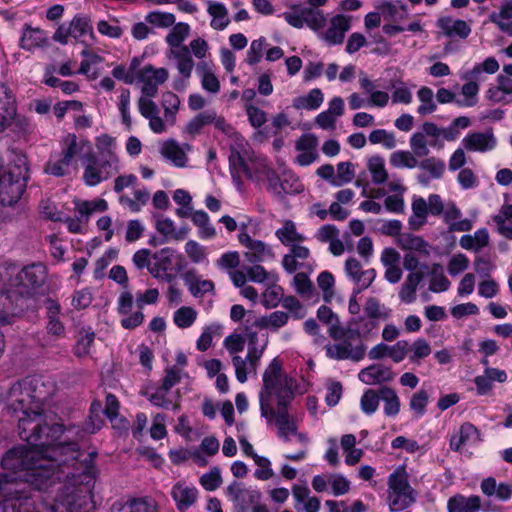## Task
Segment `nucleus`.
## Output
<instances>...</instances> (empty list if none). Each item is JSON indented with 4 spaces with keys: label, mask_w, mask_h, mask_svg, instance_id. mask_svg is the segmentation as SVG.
<instances>
[{
    "label": "nucleus",
    "mask_w": 512,
    "mask_h": 512,
    "mask_svg": "<svg viewBox=\"0 0 512 512\" xmlns=\"http://www.w3.org/2000/svg\"><path fill=\"white\" fill-rule=\"evenodd\" d=\"M41 439L14 447L2 458L0 511L14 512L20 499L40 512H82L89 508L97 469L95 453L80 451L76 442L59 441L62 424L46 427Z\"/></svg>",
    "instance_id": "nucleus-1"
},
{
    "label": "nucleus",
    "mask_w": 512,
    "mask_h": 512,
    "mask_svg": "<svg viewBox=\"0 0 512 512\" xmlns=\"http://www.w3.org/2000/svg\"><path fill=\"white\" fill-rule=\"evenodd\" d=\"M53 381L42 377H26L13 384L8 393V405L18 421L19 436L24 441H39L41 432L52 427L46 414L47 402L55 393Z\"/></svg>",
    "instance_id": "nucleus-2"
},
{
    "label": "nucleus",
    "mask_w": 512,
    "mask_h": 512,
    "mask_svg": "<svg viewBox=\"0 0 512 512\" xmlns=\"http://www.w3.org/2000/svg\"><path fill=\"white\" fill-rule=\"evenodd\" d=\"M306 391L307 384L286 373L279 357L273 358L262 373L258 393L260 415L271 416L272 408L289 406L297 395Z\"/></svg>",
    "instance_id": "nucleus-3"
},
{
    "label": "nucleus",
    "mask_w": 512,
    "mask_h": 512,
    "mask_svg": "<svg viewBox=\"0 0 512 512\" xmlns=\"http://www.w3.org/2000/svg\"><path fill=\"white\" fill-rule=\"evenodd\" d=\"M247 141L244 138H236L235 146L231 147L229 155L230 172L233 180L240 185L238 172L243 170L253 181L266 185L271 192L272 185L277 180L278 174L270 166L267 159L262 156L248 157L246 147Z\"/></svg>",
    "instance_id": "nucleus-4"
},
{
    "label": "nucleus",
    "mask_w": 512,
    "mask_h": 512,
    "mask_svg": "<svg viewBox=\"0 0 512 512\" xmlns=\"http://www.w3.org/2000/svg\"><path fill=\"white\" fill-rule=\"evenodd\" d=\"M28 179L29 169L25 156L17 155L7 167H3L0 157V203H16L24 193Z\"/></svg>",
    "instance_id": "nucleus-5"
},
{
    "label": "nucleus",
    "mask_w": 512,
    "mask_h": 512,
    "mask_svg": "<svg viewBox=\"0 0 512 512\" xmlns=\"http://www.w3.org/2000/svg\"><path fill=\"white\" fill-rule=\"evenodd\" d=\"M11 278L5 293L11 301L18 297L32 295L33 290L44 285L47 279V267L42 263H32L18 270L15 265L9 266Z\"/></svg>",
    "instance_id": "nucleus-6"
},
{
    "label": "nucleus",
    "mask_w": 512,
    "mask_h": 512,
    "mask_svg": "<svg viewBox=\"0 0 512 512\" xmlns=\"http://www.w3.org/2000/svg\"><path fill=\"white\" fill-rule=\"evenodd\" d=\"M387 485V504L391 512H401L415 502V491L409 483L405 466H398L388 476Z\"/></svg>",
    "instance_id": "nucleus-7"
},
{
    "label": "nucleus",
    "mask_w": 512,
    "mask_h": 512,
    "mask_svg": "<svg viewBox=\"0 0 512 512\" xmlns=\"http://www.w3.org/2000/svg\"><path fill=\"white\" fill-rule=\"evenodd\" d=\"M247 337L248 351L246 356L244 358L239 355L232 356L235 377L240 383H245L249 374L256 373L260 359L268 345V338L263 335L260 339L257 332H249Z\"/></svg>",
    "instance_id": "nucleus-8"
},
{
    "label": "nucleus",
    "mask_w": 512,
    "mask_h": 512,
    "mask_svg": "<svg viewBox=\"0 0 512 512\" xmlns=\"http://www.w3.org/2000/svg\"><path fill=\"white\" fill-rule=\"evenodd\" d=\"M82 166V180L88 187H95L109 180L121 170V165L114 164L112 161L101 160L92 151L87 153Z\"/></svg>",
    "instance_id": "nucleus-9"
},
{
    "label": "nucleus",
    "mask_w": 512,
    "mask_h": 512,
    "mask_svg": "<svg viewBox=\"0 0 512 512\" xmlns=\"http://www.w3.org/2000/svg\"><path fill=\"white\" fill-rule=\"evenodd\" d=\"M266 420L267 425L274 424L277 429V436L284 442H290L292 437L306 445L309 438L305 433L298 431L297 423L289 413L288 406L272 408V415L261 416Z\"/></svg>",
    "instance_id": "nucleus-10"
},
{
    "label": "nucleus",
    "mask_w": 512,
    "mask_h": 512,
    "mask_svg": "<svg viewBox=\"0 0 512 512\" xmlns=\"http://www.w3.org/2000/svg\"><path fill=\"white\" fill-rule=\"evenodd\" d=\"M290 10L283 12L280 16L294 28L308 26L314 31L322 29L326 24V16L319 9L301 7L298 4L288 5Z\"/></svg>",
    "instance_id": "nucleus-11"
},
{
    "label": "nucleus",
    "mask_w": 512,
    "mask_h": 512,
    "mask_svg": "<svg viewBox=\"0 0 512 512\" xmlns=\"http://www.w3.org/2000/svg\"><path fill=\"white\" fill-rule=\"evenodd\" d=\"M354 336H349L339 342L326 345V355L328 358L341 361L350 360L359 362L366 355V346L361 340H355Z\"/></svg>",
    "instance_id": "nucleus-12"
},
{
    "label": "nucleus",
    "mask_w": 512,
    "mask_h": 512,
    "mask_svg": "<svg viewBox=\"0 0 512 512\" xmlns=\"http://www.w3.org/2000/svg\"><path fill=\"white\" fill-rule=\"evenodd\" d=\"M16 123L21 129H26L29 125L26 117L17 113V103L15 95L11 89L5 85H0V132L7 129L12 123Z\"/></svg>",
    "instance_id": "nucleus-13"
},
{
    "label": "nucleus",
    "mask_w": 512,
    "mask_h": 512,
    "mask_svg": "<svg viewBox=\"0 0 512 512\" xmlns=\"http://www.w3.org/2000/svg\"><path fill=\"white\" fill-rule=\"evenodd\" d=\"M241 231L238 234L239 243L245 247L244 257L252 264L269 262L275 259L273 248L268 243L253 239L245 230V225L242 224Z\"/></svg>",
    "instance_id": "nucleus-14"
},
{
    "label": "nucleus",
    "mask_w": 512,
    "mask_h": 512,
    "mask_svg": "<svg viewBox=\"0 0 512 512\" xmlns=\"http://www.w3.org/2000/svg\"><path fill=\"white\" fill-rule=\"evenodd\" d=\"M169 72L166 68H156L151 64L144 66L137 73L138 82L141 85V96L154 98L160 85L168 80Z\"/></svg>",
    "instance_id": "nucleus-15"
},
{
    "label": "nucleus",
    "mask_w": 512,
    "mask_h": 512,
    "mask_svg": "<svg viewBox=\"0 0 512 512\" xmlns=\"http://www.w3.org/2000/svg\"><path fill=\"white\" fill-rule=\"evenodd\" d=\"M137 108L142 117L148 120L150 130L155 134L166 132L168 122L160 116L158 105L147 96H140L137 101Z\"/></svg>",
    "instance_id": "nucleus-16"
},
{
    "label": "nucleus",
    "mask_w": 512,
    "mask_h": 512,
    "mask_svg": "<svg viewBox=\"0 0 512 512\" xmlns=\"http://www.w3.org/2000/svg\"><path fill=\"white\" fill-rule=\"evenodd\" d=\"M61 154L72 164L76 163L77 158L84 160L87 153H91L92 147L89 140L79 138L74 133L65 134L60 140Z\"/></svg>",
    "instance_id": "nucleus-17"
},
{
    "label": "nucleus",
    "mask_w": 512,
    "mask_h": 512,
    "mask_svg": "<svg viewBox=\"0 0 512 512\" xmlns=\"http://www.w3.org/2000/svg\"><path fill=\"white\" fill-rule=\"evenodd\" d=\"M166 57L169 60H175L176 69L181 76L179 80L174 83L175 90H184L188 81L191 78L195 63L190 54L189 49H181L180 51H166Z\"/></svg>",
    "instance_id": "nucleus-18"
},
{
    "label": "nucleus",
    "mask_w": 512,
    "mask_h": 512,
    "mask_svg": "<svg viewBox=\"0 0 512 512\" xmlns=\"http://www.w3.org/2000/svg\"><path fill=\"white\" fill-rule=\"evenodd\" d=\"M288 319V314L282 311H275L266 316L249 314L245 320L246 336H248L249 332H255L253 328L277 331L287 324Z\"/></svg>",
    "instance_id": "nucleus-19"
},
{
    "label": "nucleus",
    "mask_w": 512,
    "mask_h": 512,
    "mask_svg": "<svg viewBox=\"0 0 512 512\" xmlns=\"http://www.w3.org/2000/svg\"><path fill=\"white\" fill-rule=\"evenodd\" d=\"M228 499L238 509L245 510L248 505L259 503L261 493L255 488H245L242 483L233 481L225 490Z\"/></svg>",
    "instance_id": "nucleus-20"
},
{
    "label": "nucleus",
    "mask_w": 512,
    "mask_h": 512,
    "mask_svg": "<svg viewBox=\"0 0 512 512\" xmlns=\"http://www.w3.org/2000/svg\"><path fill=\"white\" fill-rule=\"evenodd\" d=\"M170 495L179 512H186L198 499L196 486L185 480H179L173 484Z\"/></svg>",
    "instance_id": "nucleus-21"
},
{
    "label": "nucleus",
    "mask_w": 512,
    "mask_h": 512,
    "mask_svg": "<svg viewBox=\"0 0 512 512\" xmlns=\"http://www.w3.org/2000/svg\"><path fill=\"white\" fill-rule=\"evenodd\" d=\"M174 251L171 248H163L152 256V266L149 273L156 279L171 283L174 276L172 273V261Z\"/></svg>",
    "instance_id": "nucleus-22"
},
{
    "label": "nucleus",
    "mask_w": 512,
    "mask_h": 512,
    "mask_svg": "<svg viewBox=\"0 0 512 512\" xmlns=\"http://www.w3.org/2000/svg\"><path fill=\"white\" fill-rule=\"evenodd\" d=\"M344 269L347 278L355 284L354 289H367L376 277L374 269L363 270L361 263L353 257L345 261Z\"/></svg>",
    "instance_id": "nucleus-23"
},
{
    "label": "nucleus",
    "mask_w": 512,
    "mask_h": 512,
    "mask_svg": "<svg viewBox=\"0 0 512 512\" xmlns=\"http://www.w3.org/2000/svg\"><path fill=\"white\" fill-rule=\"evenodd\" d=\"M191 150V145L187 143L180 144L177 141L170 139L165 141L161 145L160 154L166 161L170 162L173 166L183 168L187 166V154Z\"/></svg>",
    "instance_id": "nucleus-24"
},
{
    "label": "nucleus",
    "mask_w": 512,
    "mask_h": 512,
    "mask_svg": "<svg viewBox=\"0 0 512 512\" xmlns=\"http://www.w3.org/2000/svg\"><path fill=\"white\" fill-rule=\"evenodd\" d=\"M318 139L314 134H304L295 143L298 155L294 162L302 167L309 166L318 158Z\"/></svg>",
    "instance_id": "nucleus-25"
},
{
    "label": "nucleus",
    "mask_w": 512,
    "mask_h": 512,
    "mask_svg": "<svg viewBox=\"0 0 512 512\" xmlns=\"http://www.w3.org/2000/svg\"><path fill=\"white\" fill-rule=\"evenodd\" d=\"M350 27L351 17L338 14L331 18L328 29L321 32L320 37L329 46L338 45L343 42Z\"/></svg>",
    "instance_id": "nucleus-26"
},
{
    "label": "nucleus",
    "mask_w": 512,
    "mask_h": 512,
    "mask_svg": "<svg viewBox=\"0 0 512 512\" xmlns=\"http://www.w3.org/2000/svg\"><path fill=\"white\" fill-rule=\"evenodd\" d=\"M50 44V38L46 31L39 27L24 25L19 45L22 49L33 52L36 49H44Z\"/></svg>",
    "instance_id": "nucleus-27"
},
{
    "label": "nucleus",
    "mask_w": 512,
    "mask_h": 512,
    "mask_svg": "<svg viewBox=\"0 0 512 512\" xmlns=\"http://www.w3.org/2000/svg\"><path fill=\"white\" fill-rule=\"evenodd\" d=\"M481 441L479 431L471 423H464L457 434L450 438V448L461 454L468 453L467 447L476 445Z\"/></svg>",
    "instance_id": "nucleus-28"
},
{
    "label": "nucleus",
    "mask_w": 512,
    "mask_h": 512,
    "mask_svg": "<svg viewBox=\"0 0 512 512\" xmlns=\"http://www.w3.org/2000/svg\"><path fill=\"white\" fill-rule=\"evenodd\" d=\"M291 493L294 500V508L297 512H319L321 506L320 499L316 496H311L310 490L306 485H293Z\"/></svg>",
    "instance_id": "nucleus-29"
},
{
    "label": "nucleus",
    "mask_w": 512,
    "mask_h": 512,
    "mask_svg": "<svg viewBox=\"0 0 512 512\" xmlns=\"http://www.w3.org/2000/svg\"><path fill=\"white\" fill-rule=\"evenodd\" d=\"M144 395L150 403L163 409L176 410L179 408L178 393H174L170 388L160 385L157 388L146 390Z\"/></svg>",
    "instance_id": "nucleus-30"
},
{
    "label": "nucleus",
    "mask_w": 512,
    "mask_h": 512,
    "mask_svg": "<svg viewBox=\"0 0 512 512\" xmlns=\"http://www.w3.org/2000/svg\"><path fill=\"white\" fill-rule=\"evenodd\" d=\"M304 187L300 179L290 170H282V178L277 176V180L272 185L271 193L283 197L284 195H294L301 193Z\"/></svg>",
    "instance_id": "nucleus-31"
},
{
    "label": "nucleus",
    "mask_w": 512,
    "mask_h": 512,
    "mask_svg": "<svg viewBox=\"0 0 512 512\" xmlns=\"http://www.w3.org/2000/svg\"><path fill=\"white\" fill-rule=\"evenodd\" d=\"M206 12L210 17V27L215 31L225 30L231 23L229 10L223 2L205 1Z\"/></svg>",
    "instance_id": "nucleus-32"
},
{
    "label": "nucleus",
    "mask_w": 512,
    "mask_h": 512,
    "mask_svg": "<svg viewBox=\"0 0 512 512\" xmlns=\"http://www.w3.org/2000/svg\"><path fill=\"white\" fill-rule=\"evenodd\" d=\"M497 141L492 131L473 132L462 139V145L468 151L487 152L496 147Z\"/></svg>",
    "instance_id": "nucleus-33"
},
{
    "label": "nucleus",
    "mask_w": 512,
    "mask_h": 512,
    "mask_svg": "<svg viewBox=\"0 0 512 512\" xmlns=\"http://www.w3.org/2000/svg\"><path fill=\"white\" fill-rule=\"evenodd\" d=\"M378 324L372 318L364 316H356L351 318L347 323V333L349 336L358 338L357 340L367 339L376 334Z\"/></svg>",
    "instance_id": "nucleus-34"
},
{
    "label": "nucleus",
    "mask_w": 512,
    "mask_h": 512,
    "mask_svg": "<svg viewBox=\"0 0 512 512\" xmlns=\"http://www.w3.org/2000/svg\"><path fill=\"white\" fill-rule=\"evenodd\" d=\"M196 74L200 79L201 88L209 94L220 92L221 84L215 73L213 63L201 61L196 65Z\"/></svg>",
    "instance_id": "nucleus-35"
},
{
    "label": "nucleus",
    "mask_w": 512,
    "mask_h": 512,
    "mask_svg": "<svg viewBox=\"0 0 512 512\" xmlns=\"http://www.w3.org/2000/svg\"><path fill=\"white\" fill-rule=\"evenodd\" d=\"M155 228L164 237V242L182 241L187 238L190 232L187 225L177 228L172 219L163 216L156 220Z\"/></svg>",
    "instance_id": "nucleus-36"
},
{
    "label": "nucleus",
    "mask_w": 512,
    "mask_h": 512,
    "mask_svg": "<svg viewBox=\"0 0 512 512\" xmlns=\"http://www.w3.org/2000/svg\"><path fill=\"white\" fill-rule=\"evenodd\" d=\"M95 146L98 153L96 156L98 158L121 165L119 150L114 137L108 134H101L95 138Z\"/></svg>",
    "instance_id": "nucleus-37"
},
{
    "label": "nucleus",
    "mask_w": 512,
    "mask_h": 512,
    "mask_svg": "<svg viewBox=\"0 0 512 512\" xmlns=\"http://www.w3.org/2000/svg\"><path fill=\"white\" fill-rule=\"evenodd\" d=\"M394 374L390 368L381 364H373L367 368L362 369L358 378L366 385H375L383 382H389L393 379Z\"/></svg>",
    "instance_id": "nucleus-38"
},
{
    "label": "nucleus",
    "mask_w": 512,
    "mask_h": 512,
    "mask_svg": "<svg viewBox=\"0 0 512 512\" xmlns=\"http://www.w3.org/2000/svg\"><path fill=\"white\" fill-rule=\"evenodd\" d=\"M310 256V250L303 245L297 243L289 247V252L282 259V266L288 273L295 272L299 267L303 266V262Z\"/></svg>",
    "instance_id": "nucleus-39"
},
{
    "label": "nucleus",
    "mask_w": 512,
    "mask_h": 512,
    "mask_svg": "<svg viewBox=\"0 0 512 512\" xmlns=\"http://www.w3.org/2000/svg\"><path fill=\"white\" fill-rule=\"evenodd\" d=\"M111 512H157V505L150 498H135L112 505Z\"/></svg>",
    "instance_id": "nucleus-40"
},
{
    "label": "nucleus",
    "mask_w": 512,
    "mask_h": 512,
    "mask_svg": "<svg viewBox=\"0 0 512 512\" xmlns=\"http://www.w3.org/2000/svg\"><path fill=\"white\" fill-rule=\"evenodd\" d=\"M171 27L172 29L165 37V42L169 47L167 51H180L181 49H189L188 46L183 45V42L190 35V25L185 22H178Z\"/></svg>",
    "instance_id": "nucleus-41"
},
{
    "label": "nucleus",
    "mask_w": 512,
    "mask_h": 512,
    "mask_svg": "<svg viewBox=\"0 0 512 512\" xmlns=\"http://www.w3.org/2000/svg\"><path fill=\"white\" fill-rule=\"evenodd\" d=\"M412 213L408 219L410 229L420 230L427 222L429 214L427 202L424 198L414 195L411 204Z\"/></svg>",
    "instance_id": "nucleus-42"
},
{
    "label": "nucleus",
    "mask_w": 512,
    "mask_h": 512,
    "mask_svg": "<svg viewBox=\"0 0 512 512\" xmlns=\"http://www.w3.org/2000/svg\"><path fill=\"white\" fill-rule=\"evenodd\" d=\"M275 236L288 248L306 240V237L297 230L296 224L291 220H285L283 225L275 231Z\"/></svg>",
    "instance_id": "nucleus-43"
},
{
    "label": "nucleus",
    "mask_w": 512,
    "mask_h": 512,
    "mask_svg": "<svg viewBox=\"0 0 512 512\" xmlns=\"http://www.w3.org/2000/svg\"><path fill=\"white\" fill-rule=\"evenodd\" d=\"M324 102V94L319 88L311 89L307 94L295 97L292 106L297 110L314 111Z\"/></svg>",
    "instance_id": "nucleus-44"
},
{
    "label": "nucleus",
    "mask_w": 512,
    "mask_h": 512,
    "mask_svg": "<svg viewBox=\"0 0 512 512\" xmlns=\"http://www.w3.org/2000/svg\"><path fill=\"white\" fill-rule=\"evenodd\" d=\"M397 243L399 247L408 252H418L423 255H429L431 246L420 236L411 233H402L398 236Z\"/></svg>",
    "instance_id": "nucleus-45"
},
{
    "label": "nucleus",
    "mask_w": 512,
    "mask_h": 512,
    "mask_svg": "<svg viewBox=\"0 0 512 512\" xmlns=\"http://www.w3.org/2000/svg\"><path fill=\"white\" fill-rule=\"evenodd\" d=\"M479 92V85L473 79H468L461 88L462 98H456L453 93L450 92V103L454 102L459 107H473L477 104Z\"/></svg>",
    "instance_id": "nucleus-46"
},
{
    "label": "nucleus",
    "mask_w": 512,
    "mask_h": 512,
    "mask_svg": "<svg viewBox=\"0 0 512 512\" xmlns=\"http://www.w3.org/2000/svg\"><path fill=\"white\" fill-rule=\"evenodd\" d=\"M490 20L503 33L512 36V3L502 4L498 12H493L490 15Z\"/></svg>",
    "instance_id": "nucleus-47"
},
{
    "label": "nucleus",
    "mask_w": 512,
    "mask_h": 512,
    "mask_svg": "<svg viewBox=\"0 0 512 512\" xmlns=\"http://www.w3.org/2000/svg\"><path fill=\"white\" fill-rule=\"evenodd\" d=\"M381 401L383 402V412L385 416L394 418L400 412V398L396 391L390 387L380 388Z\"/></svg>",
    "instance_id": "nucleus-48"
},
{
    "label": "nucleus",
    "mask_w": 512,
    "mask_h": 512,
    "mask_svg": "<svg viewBox=\"0 0 512 512\" xmlns=\"http://www.w3.org/2000/svg\"><path fill=\"white\" fill-rule=\"evenodd\" d=\"M392 310L375 297H369L364 304V314L377 323L390 318Z\"/></svg>",
    "instance_id": "nucleus-49"
},
{
    "label": "nucleus",
    "mask_w": 512,
    "mask_h": 512,
    "mask_svg": "<svg viewBox=\"0 0 512 512\" xmlns=\"http://www.w3.org/2000/svg\"><path fill=\"white\" fill-rule=\"evenodd\" d=\"M134 197L130 198L122 195L119 198L121 205L127 207L130 211L137 213L140 212L142 207L145 206L150 198V193L147 188H141L134 191Z\"/></svg>",
    "instance_id": "nucleus-50"
},
{
    "label": "nucleus",
    "mask_w": 512,
    "mask_h": 512,
    "mask_svg": "<svg viewBox=\"0 0 512 512\" xmlns=\"http://www.w3.org/2000/svg\"><path fill=\"white\" fill-rule=\"evenodd\" d=\"M422 280L421 272L409 273L399 292L402 302L412 303L416 297V290Z\"/></svg>",
    "instance_id": "nucleus-51"
},
{
    "label": "nucleus",
    "mask_w": 512,
    "mask_h": 512,
    "mask_svg": "<svg viewBox=\"0 0 512 512\" xmlns=\"http://www.w3.org/2000/svg\"><path fill=\"white\" fill-rule=\"evenodd\" d=\"M381 12H370L365 16V27L367 29H373L381 24V18L385 21L394 19L397 12V7L393 4L386 3L381 8Z\"/></svg>",
    "instance_id": "nucleus-52"
},
{
    "label": "nucleus",
    "mask_w": 512,
    "mask_h": 512,
    "mask_svg": "<svg viewBox=\"0 0 512 512\" xmlns=\"http://www.w3.org/2000/svg\"><path fill=\"white\" fill-rule=\"evenodd\" d=\"M75 211L84 218V221H88L89 216L93 212H104L108 209V203L104 199H95L92 201H74Z\"/></svg>",
    "instance_id": "nucleus-53"
},
{
    "label": "nucleus",
    "mask_w": 512,
    "mask_h": 512,
    "mask_svg": "<svg viewBox=\"0 0 512 512\" xmlns=\"http://www.w3.org/2000/svg\"><path fill=\"white\" fill-rule=\"evenodd\" d=\"M368 171L371 174L372 182L380 185L388 180V173L385 168V160L379 155L372 156L368 159Z\"/></svg>",
    "instance_id": "nucleus-54"
},
{
    "label": "nucleus",
    "mask_w": 512,
    "mask_h": 512,
    "mask_svg": "<svg viewBox=\"0 0 512 512\" xmlns=\"http://www.w3.org/2000/svg\"><path fill=\"white\" fill-rule=\"evenodd\" d=\"M185 253L193 264L208 265V250L195 240H188L184 246Z\"/></svg>",
    "instance_id": "nucleus-55"
},
{
    "label": "nucleus",
    "mask_w": 512,
    "mask_h": 512,
    "mask_svg": "<svg viewBox=\"0 0 512 512\" xmlns=\"http://www.w3.org/2000/svg\"><path fill=\"white\" fill-rule=\"evenodd\" d=\"M162 107L164 109V117L168 125L176 123V115L180 108V99L173 92H165L162 96Z\"/></svg>",
    "instance_id": "nucleus-56"
},
{
    "label": "nucleus",
    "mask_w": 512,
    "mask_h": 512,
    "mask_svg": "<svg viewBox=\"0 0 512 512\" xmlns=\"http://www.w3.org/2000/svg\"><path fill=\"white\" fill-rule=\"evenodd\" d=\"M186 285L190 293L196 297H203L207 293L214 291V283L208 279H201L197 276H189L185 279Z\"/></svg>",
    "instance_id": "nucleus-57"
},
{
    "label": "nucleus",
    "mask_w": 512,
    "mask_h": 512,
    "mask_svg": "<svg viewBox=\"0 0 512 512\" xmlns=\"http://www.w3.org/2000/svg\"><path fill=\"white\" fill-rule=\"evenodd\" d=\"M419 168L429 174V177H426L425 174L418 175V181L423 184H427L430 178H439L445 171L444 163L434 158L422 161L419 163Z\"/></svg>",
    "instance_id": "nucleus-58"
},
{
    "label": "nucleus",
    "mask_w": 512,
    "mask_h": 512,
    "mask_svg": "<svg viewBox=\"0 0 512 512\" xmlns=\"http://www.w3.org/2000/svg\"><path fill=\"white\" fill-rule=\"evenodd\" d=\"M471 31V26L464 20H455L450 25V53L460 49V44L453 40V38L459 37L464 40L471 34Z\"/></svg>",
    "instance_id": "nucleus-59"
},
{
    "label": "nucleus",
    "mask_w": 512,
    "mask_h": 512,
    "mask_svg": "<svg viewBox=\"0 0 512 512\" xmlns=\"http://www.w3.org/2000/svg\"><path fill=\"white\" fill-rule=\"evenodd\" d=\"M197 316L196 309L190 306H182L174 312L173 322L178 328L186 329L195 323Z\"/></svg>",
    "instance_id": "nucleus-60"
},
{
    "label": "nucleus",
    "mask_w": 512,
    "mask_h": 512,
    "mask_svg": "<svg viewBox=\"0 0 512 512\" xmlns=\"http://www.w3.org/2000/svg\"><path fill=\"white\" fill-rule=\"evenodd\" d=\"M95 339V333L91 328L82 329L79 332L78 339L74 346V353L77 357H85L90 354L93 342Z\"/></svg>",
    "instance_id": "nucleus-61"
},
{
    "label": "nucleus",
    "mask_w": 512,
    "mask_h": 512,
    "mask_svg": "<svg viewBox=\"0 0 512 512\" xmlns=\"http://www.w3.org/2000/svg\"><path fill=\"white\" fill-rule=\"evenodd\" d=\"M61 153L58 156H51L45 167V172L53 176L61 177L69 173L73 166Z\"/></svg>",
    "instance_id": "nucleus-62"
},
{
    "label": "nucleus",
    "mask_w": 512,
    "mask_h": 512,
    "mask_svg": "<svg viewBox=\"0 0 512 512\" xmlns=\"http://www.w3.org/2000/svg\"><path fill=\"white\" fill-rule=\"evenodd\" d=\"M506 220L512 221V205H504L501 209V214L493 217L499 234L507 239H512V226L507 224Z\"/></svg>",
    "instance_id": "nucleus-63"
},
{
    "label": "nucleus",
    "mask_w": 512,
    "mask_h": 512,
    "mask_svg": "<svg viewBox=\"0 0 512 512\" xmlns=\"http://www.w3.org/2000/svg\"><path fill=\"white\" fill-rule=\"evenodd\" d=\"M381 400L380 389H368L366 390L360 399V408L366 415L374 414L378 407L379 401Z\"/></svg>",
    "instance_id": "nucleus-64"
}]
</instances>
